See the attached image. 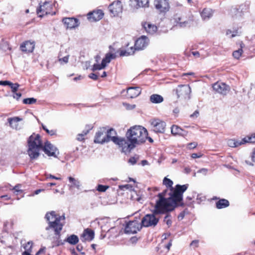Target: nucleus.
<instances>
[{"label":"nucleus","mask_w":255,"mask_h":255,"mask_svg":"<svg viewBox=\"0 0 255 255\" xmlns=\"http://www.w3.org/2000/svg\"><path fill=\"white\" fill-rule=\"evenodd\" d=\"M140 2L138 0H130L129 3V6L131 10L135 11L138 8H140Z\"/></svg>","instance_id":"473e14b6"},{"label":"nucleus","mask_w":255,"mask_h":255,"mask_svg":"<svg viewBox=\"0 0 255 255\" xmlns=\"http://www.w3.org/2000/svg\"><path fill=\"white\" fill-rule=\"evenodd\" d=\"M109 187L108 186L98 185L97 187V190L99 192H105Z\"/></svg>","instance_id":"49530a36"},{"label":"nucleus","mask_w":255,"mask_h":255,"mask_svg":"<svg viewBox=\"0 0 255 255\" xmlns=\"http://www.w3.org/2000/svg\"><path fill=\"white\" fill-rule=\"evenodd\" d=\"M199 115V112L196 110L192 114L190 115V117L192 118H195L198 117Z\"/></svg>","instance_id":"5fc2aeb1"},{"label":"nucleus","mask_w":255,"mask_h":255,"mask_svg":"<svg viewBox=\"0 0 255 255\" xmlns=\"http://www.w3.org/2000/svg\"><path fill=\"white\" fill-rule=\"evenodd\" d=\"M94 238V232L89 229H86L84 230L83 233L82 234L81 240L83 242L85 241H92Z\"/></svg>","instance_id":"5701e85b"},{"label":"nucleus","mask_w":255,"mask_h":255,"mask_svg":"<svg viewBox=\"0 0 255 255\" xmlns=\"http://www.w3.org/2000/svg\"><path fill=\"white\" fill-rule=\"evenodd\" d=\"M21 96V94L20 93H13V97L16 100H18Z\"/></svg>","instance_id":"864d4df0"},{"label":"nucleus","mask_w":255,"mask_h":255,"mask_svg":"<svg viewBox=\"0 0 255 255\" xmlns=\"http://www.w3.org/2000/svg\"><path fill=\"white\" fill-rule=\"evenodd\" d=\"M252 160L253 161L255 162V149L252 155Z\"/></svg>","instance_id":"774afa93"},{"label":"nucleus","mask_w":255,"mask_h":255,"mask_svg":"<svg viewBox=\"0 0 255 255\" xmlns=\"http://www.w3.org/2000/svg\"><path fill=\"white\" fill-rule=\"evenodd\" d=\"M62 22L67 29H73L77 27L80 25L79 19L74 17H64Z\"/></svg>","instance_id":"f3484780"},{"label":"nucleus","mask_w":255,"mask_h":255,"mask_svg":"<svg viewBox=\"0 0 255 255\" xmlns=\"http://www.w3.org/2000/svg\"><path fill=\"white\" fill-rule=\"evenodd\" d=\"M65 241L71 245H76L79 242V238L77 236L72 235L68 237Z\"/></svg>","instance_id":"2f4dec72"},{"label":"nucleus","mask_w":255,"mask_h":255,"mask_svg":"<svg viewBox=\"0 0 255 255\" xmlns=\"http://www.w3.org/2000/svg\"><path fill=\"white\" fill-rule=\"evenodd\" d=\"M171 131L172 134L177 135L182 133L183 132V129L177 126L173 125L171 128Z\"/></svg>","instance_id":"72a5a7b5"},{"label":"nucleus","mask_w":255,"mask_h":255,"mask_svg":"<svg viewBox=\"0 0 255 255\" xmlns=\"http://www.w3.org/2000/svg\"><path fill=\"white\" fill-rule=\"evenodd\" d=\"M156 208L152 214L146 215L141 220V227H155L158 222L159 219L155 217L154 214H157L155 212Z\"/></svg>","instance_id":"0eeeda50"},{"label":"nucleus","mask_w":255,"mask_h":255,"mask_svg":"<svg viewBox=\"0 0 255 255\" xmlns=\"http://www.w3.org/2000/svg\"><path fill=\"white\" fill-rule=\"evenodd\" d=\"M140 2V7H145L148 6L149 0H138Z\"/></svg>","instance_id":"de8ad7c7"},{"label":"nucleus","mask_w":255,"mask_h":255,"mask_svg":"<svg viewBox=\"0 0 255 255\" xmlns=\"http://www.w3.org/2000/svg\"><path fill=\"white\" fill-rule=\"evenodd\" d=\"M191 92L190 87L186 85H179L176 89V94L178 98L180 97L185 99L189 98V95Z\"/></svg>","instance_id":"ddd939ff"},{"label":"nucleus","mask_w":255,"mask_h":255,"mask_svg":"<svg viewBox=\"0 0 255 255\" xmlns=\"http://www.w3.org/2000/svg\"><path fill=\"white\" fill-rule=\"evenodd\" d=\"M69 57V56L67 55L66 56H64L63 58H59L58 60L61 64H66L68 62Z\"/></svg>","instance_id":"09e8293b"},{"label":"nucleus","mask_w":255,"mask_h":255,"mask_svg":"<svg viewBox=\"0 0 255 255\" xmlns=\"http://www.w3.org/2000/svg\"><path fill=\"white\" fill-rule=\"evenodd\" d=\"M153 130L156 132L163 133L165 131L166 124L159 119H153L150 121Z\"/></svg>","instance_id":"2eb2a0df"},{"label":"nucleus","mask_w":255,"mask_h":255,"mask_svg":"<svg viewBox=\"0 0 255 255\" xmlns=\"http://www.w3.org/2000/svg\"><path fill=\"white\" fill-rule=\"evenodd\" d=\"M32 247V242H27V243L24 247V248L25 250V252H28L29 253H31Z\"/></svg>","instance_id":"37998d69"},{"label":"nucleus","mask_w":255,"mask_h":255,"mask_svg":"<svg viewBox=\"0 0 255 255\" xmlns=\"http://www.w3.org/2000/svg\"><path fill=\"white\" fill-rule=\"evenodd\" d=\"M104 16V13L102 10L98 9L89 12L87 14V18L91 22L97 21L101 19Z\"/></svg>","instance_id":"6ab92c4d"},{"label":"nucleus","mask_w":255,"mask_h":255,"mask_svg":"<svg viewBox=\"0 0 255 255\" xmlns=\"http://www.w3.org/2000/svg\"><path fill=\"white\" fill-rule=\"evenodd\" d=\"M246 10L245 5L233 7L230 9V15L234 18L240 19L244 15Z\"/></svg>","instance_id":"9b49d317"},{"label":"nucleus","mask_w":255,"mask_h":255,"mask_svg":"<svg viewBox=\"0 0 255 255\" xmlns=\"http://www.w3.org/2000/svg\"><path fill=\"white\" fill-rule=\"evenodd\" d=\"M9 86L10 87L12 93H14L17 91L18 87H19V85L18 83L13 84L12 83L10 82Z\"/></svg>","instance_id":"79ce46f5"},{"label":"nucleus","mask_w":255,"mask_h":255,"mask_svg":"<svg viewBox=\"0 0 255 255\" xmlns=\"http://www.w3.org/2000/svg\"><path fill=\"white\" fill-rule=\"evenodd\" d=\"M42 149L45 153L49 156L57 157L58 155L59 154V152L57 148L49 141H46Z\"/></svg>","instance_id":"9d476101"},{"label":"nucleus","mask_w":255,"mask_h":255,"mask_svg":"<svg viewBox=\"0 0 255 255\" xmlns=\"http://www.w3.org/2000/svg\"><path fill=\"white\" fill-rule=\"evenodd\" d=\"M143 26L146 32L151 34L154 33L157 29L156 25L148 22L144 23Z\"/></svg>","instance_id":"a878e982"},{"label":"nucleus","mask_w":255,"mask_h":255,"mask_svg":"<svg viewBox=\"0 0 255 255\" xmlns=\"http://www.w3.org/2000/svg\"><path fill=\"white\" fill-rule=\"evenodd\" d=\"M147 135L146 129L140 126L131 127L126 134V137L128 138L135 146L144 142Z\"/></svg>","instance_id":"f03ea898"},{"label":"nucleus","mask_w":255,"mask_h":255,"mask_svg":"<svg viewBox=\"0 0 255 255\" xmlns=\"http://www.w3.org/2000/svg\"><path fill=\"white\" fill-rule=\"evenodd\" d=\"M243 51L242 48L238 49V50L235 51L233 53V56L236 59H239L241 56Z\"/></svg>","instance_id":"ea45409f"},{"label":"nucleus","mask_w":255,"mask_h":255,"mask_svg":"<svg viewBox=\"0 0 255 255\" xmlns=\"http://www.w3.org/2000/svg\"><path fill=\"white\" fill-rule=\"evenodd\" d=\"M45 218L49 224V226L46 228V230L52 229L54 231L55 235H59L63 226L61 221L65 220L64 216L56 215L54 211H51L46 214Z\"/></svg>","instance_id":"7ed1b4c3"},{"label":"nucleus","mask_w":255,"mask_h":255,"mask_svg":"<svg viewBox=\"0 0 255 255\" xmlns=\"http://www.w3.org/2000/svg\"><path fill=\"white\" fill-rule=\"evenodd\" d=\"M255 143V133H252L243 138L242 143Z\"/></svg>","instance_id":"7c9ffc66"},{"label":"nucleus","mask_w":255,"mask_h":255,"mask_svg":"<svg viewBox=\"0 0 255 255\" xmlns=\"http://www.w3.org/2000/svg\"><path fill=\"white\" fill-rule=\"evenodd\" d=\"M47 176V178H52V179H56V180H60L61 179V178L60 177H56L54 175H52L51 174H48L46 175Z\"/></svg>","instance_id":"052dcab7"},{"label":"nucleus","mask_w":255,"mask_h":255,"mask_svg":"<svg viewBox=\"0 0 255 255\" xmlns=\"http://www.w3.org/2000/svg\"><path fill=\"white\" fill-rule=\"evenodd\" d=\"M34 48V44L33 42L25 41L20 45L21 51L25 52H32Z\"/></svg>","instance_id":"b1692460"},{"label":"nucleus","mask_w":255,"mask_h":255,"mask_svg":"<svg viewBox=\"0 0 255 255\" xmlns=\"http://www.w3.org/2000/svg\"><path fill=\"white\" fill-rule=\"evenodd\" d=\"M216 205L218 209H222L228 207L229 202L226 199H222L217 202Z\"/></svg>","instance_id":"c756f323"},{"label":"nucleus","mask_w":255,"mask_h":255,"mask_svg":"<svg viewBox=\"0 0 255 255\" xmlns=\"http://www.w3.org/2000/svg\"><path fill=\"white\" fill-rule=\"evenodd\" d=\"M238 31L237 30L232 32L231 30L228 29L226 31V35L230 38H233L237 35Z\"/></svg>","instance_id":"c03bdc74"},{"label":"nucleus","mask_w":255,"mask_h":255,"mask_svg":"<svg viewBox=\"0 0 255 255\" xmlns=\"http://www.w3.org/2000/svg\"><path fill=\"white\" fill-rule=\"evenodd\" d=\"M149 39L145 36H142L137 39L134 44V50H141L144 49L148 44Z\"/></svg>","instance_id":"a211bd4d"},{"label":"nucleus","mask_w":255,"mask_h":255,"mask_svg":"<svg viewBox=\"0 0 255 255\" xmlns=\"http://www.w3.org/2000/svg\"><path fill=\"white\" fill-rule=\"evenodd\" d=\"M154 5L157 9L160 12L167 11L169 4L167 0H154Z\"/></svg>","instance_id":"aec40b11"},{"label":"nucleus","mask_w":255,"mask_h":255,"mask_svg":"<svg viewBox=\"0 0 255 255\" xmlns=\"http://www.w3.org/2000/svg\"><path fill=\"white\" fill-rule=\"evenodd\" d=\"M208 170L206 168H202L198 171V173H202L204 175H206Z\"/></svg>","instance_id":"6e6d98bb"},{"label":"nucleus","mask_w":255,"mask_h":255,"mask_svg":"<svg viewBox=\"0 0 255 255\" xmlns=\"http://www.w3.org/2000/svg\"><path fill=\"white\" fill-rule=\"evenodd\" d=\"M116 55L114 53H108L106 54L105 57L102 60V63L100 64H94L92 70L93 71L101 70L105 68L107 64L109 63L112 59L116 58Z\"/></svg>","instance_id":"1a4fd4ad"},{"label":"nucleus","mask_w":255,"mask_h":255,"mask_svg":"<svg viewBox=\"0 0 255 255\" xmlns=\"http://www.w3.org/2000/svg\"><path fill=\"white\" fill-rule=\"evenodd\" d=\"M20 185H16L13 188V190H14L16 192H20V191H21V190L20 189Z\"/></svg>","instance_id":"e2e57ef3"},{"label":"nucleus","mask_w":255,"mask_h":255,"mask_svg":"<svg viewBox=\"0 0 255 255\" xmlns=\"http://www.w3.org/2000/svg\"><path fill=\"white\" fill-rule=\"evenodd\" d=\"M213 88L216 92L226 95L230 91V87L224 83L217 82L213 84Z\"/></svg>","instance_id":"dca6fc26"},{"label":"nucleus","mask_w":255,"mask_h":255,"mask_svg":"<svg viewBox=\"0 0 255 255\" xmlns=\"http://www.w3.org/2000/svg\"><path fill=\"white\" fill-rule=\"evenodd\" d=\"M52 8V4L50 2L45 1L42 4L39 3V7L37 9V13L40 17H42L44 15L47 14L55 15L56 13L55 12H51Z\"/></svg>","instance_id":"6e6552de"},{"label":"nucleus","mask_w":255,"mask_h":255,"mask_svg":"<svg viewBox=\"0 0 255 255\" xmlns=\"http://www.w3.org/2000/svg\"><path fill=\"white\" fill-rule=\"evenodd\" d=\"M126 105L127 106V109L128 110L133 109L135 107V105H130L129 104H126Z\"/></svg>","instance_id":"69168bd1"},{"label":"nucleus","mask_w":255,"mask_h":255,"mask_svg":"<svg viewBox=\"0 0 255 255\" xmlns=\"http://www.w3.org/2000/svg\"><path fill=\"white\" fill-rule=\"evenodd\" d=\"M173 181L170 179L165 177L163 180V184L167 188H170L171 192L170 197H164L166 190L158 194L159 200L155 204V212L157 213H164L171 211L176 206H183L184 203L182 202L183 193L187 189L188 185H181L177 184L175 188L172 187Z\"/></svg>","instance_id":"f257e3e1"},{"label":"nucleus","mask_w":255,"mask_h":255,"mask_svg":"<svg viewBox=\"0 0 255 255\" xmlns=\"http://www.w3.org/2000/svg\"><path fill=\"white\" fill-rule=\"evenodd\" d=\"M119 188L123 190H128L131 192L133 190L132 189V186L129 184H126L124 185H120Z\"/></svg>","instance_id":"a19ab883"},{"label":"nucleus","mask_w":255,"mask_h":255,"mask_svg":"<svg viewBox=\"0 0 255 255\" xmlns=\"http://www.w3.org/2000/svg\"><path fill=\"white\" fill-rule=\"evenodd\" d=\"M201 156H202V154L200 153L198 154L197 153H192L191 155V157L193 158H199Z\"/></svg>","instance_id":"680f3d73"},{"label":"nucleus","mask_w":255,"mask_h":255,"mask_svg":"<svg viewBox=\"0 0 255 255\" xmlns=\"http://www.w3.org/2000/svg\"><path fill=\"white\" fill-rule=\"evenodd\" d=\"M197 145H198V143L197 142H191V143H189V144H188L187 147L189 149H193V148H196V146H197Z\"/></svg>","instance_id":"3c124183"},{"label":"nucleus","mask_w":255,"mask_h":255,"mask_svg":"<svg viewBox=\"0 0 255 255\" xmlns=\"http://www.w3.org/2000/svg\"><path fill=\"white\" fill-rule=\"evenodd\" d=\"M131 199L132 200H135L138 202H140L142 200V197L137 194L136 192L134 190L131 191Z\"/></svg>","instance_id":"c9c22d12"},{"label":"nucleus","mask_w":255,"mask_h":255,"mask_svg":"<svg viewBox=\"0 0 255 255\" xmlns=\"http://www.w3.org/2000/svg\"><path fill=\"white\" fill-rule=\"evenodd\" d=\"M198 241L197 240L193 241L190 244V246L196 248L198 246Z\"/></svg>","instance_id":"bf43d9fd"},{"label":"nucleus","mask_w":255,"mask_h":255,"mask_svg":"<svg viewBox=\"0 0 255 255\" xmlns=\"http://www.w3.org/2000/svg\"><path fill=\"white\" fill-rule=\"evenodd\" d=\"M134 50L131 47L130 49L121 50L120 53L121 56H128L134 53Z\"/></svg>","instance_id":"f704fd0d"},{"label":"nucleus","mask_w":255,"mask_h":255,"mask_svg":"<svg viewBox=\"0 0 255 255\" xmlns=\"http://www.w3.org/2000/svg\"><path fill=\"white\" fill-rule=\"evenodd\" d=\"M184 171L185 173L188 174L191 172V169L189 167H185L184 169Z\"/></svg>","instance_id":"0e129e2a"},{"label":"nucleus","mask_w":255,"mask_h":255,"mask_svg":"<svg viewBox=\"0 0 255 255\" xmlns=\"http://www.w3.org/2000/svg\"><path fill=\"white\" fill-rule=\"evenodd\" d=\"M28 148L27 153L31 159L37 158L39 155V151L42 148V144L39 134H33L28 139Z\"/></svg>","instance_id":"20e7f679"},{"label":"nucleus","mask_w":255,"mask_h":255,"mask_svg":"<svg viewBox=\"0 0 255 255\" xmlns=\"http://www.w3.org/2000/svg\"><path fill=\"white\" fill-rule=\"evenodd\" d=\"M150 101L152 103L159 104L163 101V98L158 94H152L150 97Z\"/></svg>","instance_id":"cd10ccee"},{"label":"nucleus","mask_w":255,"mask_h":255,"mask_svg":"<svg viewBox=\"0 0 255 255\" xmlns=\"http://www.w3.org/2000/svg\"><path fill=\"white\" fill-rule=\"evenodd\" d=\"M137 158L135 157H131L128 160V162L131 165H134L136 163Z\"/></svg>","instance_id":"603ef678"},{"label":"nucleus","mask_w":255,"mask_h":255,"mask_svg":"<svg viewBox=\"0 0 255 255\" xmlns=\"http://www.w3.org/2000/svg\"><path fill=\"white\" fill-rule=\"evenodd\" d=\"M127 97L128 98H134L137 97L141 93L139 87H129L127 89Z\"/></svg>","instance_id":"4be33fe9"},{"label":"nucleus","mask_w":255,"mask_h":255,"mask_svg":"<svg viewBox=\"0 0 255 255\" xmlns=\"http://www.w3.org/2000/svg\"><path fill=\"white\" fill-rule=\"evenodd\" d=\"M42 127L43 129L48 134L51 135H54L55 134L56 131L54 130H49L43 124H42Z\"/></svg>","instance_id":"8fccbe9b"},{"label":"nucleus","mask_w":255,"mask_h":255,"mask_svg":"<svg viewBox=\"0 0 255 255\" xmlns=\"http://www.w3.org/2000/svg\"><path fill=\"white\" fill-rule=\"evenodd\" d=\"M109 9L111 14L115 16L122 12L123 6L120 0L114 1L109 6Z\"/></svg>","instance_id":"4468645a"},{"label":"nucleus","mask_w":255,"mask_h":255,"mask_svg":"<svg viewBox=\"0 0 255 255\" xmlns=\"http://www.w3.org/2000/svg\"><path fill=\"white\" fill-rule=\"evenodd\" d=\"M22 119L18 117H15L13 118H9L7 119L8 122L9 123V126L13 129L15 130H20L22 129V126H20L18 124V122L21 121Z\"/></svg>","instance_id":"412c9836"},{"label":"nucleus","mask_w":255,"mask_h":255,"mask_svg":"<svg viewBox=\"0 0 255 255\" xmlns=\"http://www.w3.org/2000/svg\"><path fill=\"white\" fill-rule=\"evenodd\" d=\"M175 22L177 23V25H178L179 27H184L188 26L189 24L190 21L184 20V19L177 15L175 16L174 17Z\"/></svg>","instance_id":"393cba45"},{"label":"nucleus","mask_w":255,"mask_h":255,"mask_svg":"<svg viewBox=\"0 0 255 255\" xmlns=\"http://www.w3.org/2000/svg\"><path fill=\"white\" fill-rule=\"evenodd\" d=\"M89 78H90L92 79H93L94 80H96L98 79V76L94 74V73H91L89 76Z\"/></svg>","instance_id":"4d7b16f0"},{"label":"nucleus","mask_w":255,"mask_h":255,"mask_svg":"<svg viewBox=\"0 0 255 255\" xmlns=\"http://www.w3.org/2000/svg\"><path fill=\"white\" fill-rule=\"evenodd\" d=\"M112 141L118 145L121 151L125 153H129L136 146L128 138L121 137L114 135L112 137Z\"/></svg>","instance_id":"423d86ee"},{"label":"nucleus","mask_w":255,"mask_h":255,"mask_svg":"<svg viewBox=\"0 0 255 255\" xmlns=\"http://www.w3.org/2000/svg\"><path fill=\"white\" fill-rule=\"evenodd\" d=\"M242 143V141L241 142H239L238 141H236L234 139H229L228 141V144L229 146L230 147H237L240 145H241Z\"/></svg>","instance_id":"e433bc0d"},{"label":"nucleus","mask_w":255,"mask_h":255,"mask_svg":"<svg viewBox=\"0 0 255 255\" xmlns=\"http://www.w3.org/2000/svg\"><path fill=\"white\" fill-rule=\"evenodd\" d=\"M116 134V131L113 128L107 130L106 128H100L96 133L94 142L103 144L112 140V137Z\"/></svg>","instance_id":"39448f33"},{"label":"nucleus","mask_w":255,"mask_h":255,"mask_svg":"<svg viewBox=\"0 0 255 255\" xmlns=\"http://www.w3.org/2000/svg\"><path fill=\"white\" fill-rule=\"evenodd\" d=\"M36 102V100L34 98H26L23 100V103L24 104H33L35 103Z\"/></svg>","instance_id":"58836bf2"},{"label":"nucleus","mask_w":255,"mask_h":255,"mask_svg":"<svg viewBox=\"0 0 255 255\" xmlns=\"http://www.w3.org/2000/svg\"><path fill=\"white\" fill-rule=\"evenodd\" d=\"M10 82L8 81H0V85H9Z\"/></svg>","instance_id":"13d9d810"},{"label":"nucleus","mask_w":255,"mask_h":255,"mask_svg":"<svg viewBox=\"0 0 255 255\" xmlns=\"http://www.w3.org/2000/svg\"><path fill=\"white\" fill-rule=\"evenodd\" d=\"M91 126L87 125L85 129L83 131L82 133L78 134L77 139L79 141H82L84 139V136L86 135L89 131L92 129Z\"/></svg>","instance_id":"c85d7f7f"},{"label":"nucleus","mask_w":255,"mask_h":255,"mask_svg":"<svg viewBox=\"0 0 255 255\" xmlns=\"http://www.w3.org/2000/svg\"><path fill=\"white\" fill-rule=\"evenodd\" d=\"M201 16L204 20L209 19L213 14L212 10L210 8H205L201 12Z\"/></svg>","instance_id":"bb28decb"},{"label":"nucleus","mask_w":255,"mask_h":255,"mask_svg":"<svg viewBox=\"0 0 255 255\" xmlns=\"http://www.w3.org/2000/svg\"><path fill=\"white\" fill-rule=\"evenodd\" d=\"M141 229V225L137 221L128 222L125 227V233L127 234H135Z\"/></svg>","instance_id":"f8f14e48"},{"label":"nucleus","mask_w":255,"mask_h":255,"mask_svg":"<svg viewBox=\"0 0 255 255\" xmlns=\"http://www.w3.org/2000/svg\"><path fill=\"white\" fill-rule=\"evenodd\" d=\"M192 54L195 57H199L200 54L198 51H193L192 52Z\"/></svg>","instance_id":"338daca9"},{"label":"nucleus","mask_w":255,"mask_h":255,"mask_svg":"<svg viewBox=\"0 0 255 255\" xmlns=\"http://www.w3.org/2000/svg\"><path fill=\"white\" fill-rule=\"evenodd\" d=\"M68 179H69V182L72 183V187H75L77 188H79V187L80 186V182L78 180H77L72 177H69Z\"/></svg>","instance_id":"4c0bfd02"},{"label":"nucleus","mask_w":255,"mask_h":255,"mask_svg":"<svg viewBox=\"0 0 255 255\" xmlns=\"http://www.w3.org/2000/svg\"><path fill=\"white\" fill-rule=\"evenodd\" d=\"M164 222L166 223L168 227H170L171 225L172 221L171 220L170 216L169 214H167L164 217Z\"/></svg>","instance_id":"a18cd8bd"}]
</instances>
